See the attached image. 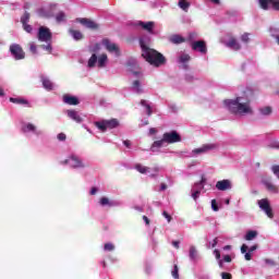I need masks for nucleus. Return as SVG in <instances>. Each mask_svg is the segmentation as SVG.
I'll return each mask as SVG.
<instances>
[{
	"label": "nucleus",
	"instance_id": "f257e3e1",
	"mask_svg": "<svg viewBox=\"0 0 279 279\" xmlns=\"http://www.w3.org/2000/svg\"><path fill=\"white\" fill-rule=\"evenodd\" d=\"M250 99L244 100L243 97L223 100V105L232 114H253L254 111L252 110V106H250Z\"/></svg>",
	"mask_w": 279,
	"mask_h": 279
},
{
	"label": "nucleus",
	"instance_id": "f03ea898",
	"mask_svg": "<svg viewBox=\"0 0 279 279\" xmlns=\"http://www.w3.org/2000/svg\"><path fill=\"white\" fill-rule=\"evenodd\" d=\"M140 46L142 49V57L146 62H148V64H151L153 66H162V64L167 62V58H165L162 53L149 48L145 45V41L141 40Z\"/></svg>",
	"mask_w": 279,
	"mask_h": 279
},
{
	"label": "nucleus",
	"instance_id": "7ed1b4c3",
	"mask_svg": "<svg viewBox=\"0 0 279 279\" xmlns=\"http://www.w3.org/2000/svg\"><path fill=\"white\" fill-rule=\"evenodd\" d=\"M95 125L100 130V132H106L107 130H114L116 128H119L120 123L118 119H111L95 122Z\"/></svg>",
	"mask_w": 279,
	"mask_h": 279
},
{
	"label": "nucleus",
	"instance_id": "20e7f679",
	"mask_svg": "<svg viewBox=\"0 0 279 279\" xmlns=\"http://www.w3.org/2000/svg\"><path fill=\"white\" fill-rule=\"evenodd\" d=\"M162 136H163V141L168 145H173V143H181L182 142V136H180L177 131H171V132L163 133Z\"/></svg>",
	"mask_w": 279,
	"mask_h": 279
},
{
	"label": "nucleus",
	"instance_id": "39448f33",
	"mask_svg": "<svg viewBox=\"0 0 279 279\" xmlns=\"http://www.w3.org/2000/svg\"><path fill=\"white\" fill-rule=\"evenodd\" d=\"M11 54L15 60H25V51L21 47V45L13 44L10 46Z\"/></svg>",
	"mask_w": 279,
	"mask_h": 279
},
{
	"label": "nucleus",
	"instance_id": "423d86ee",
	"mask_svg": "<svg viewBox=\"0 0 279 279\" xmlns=\"http://www.w3.org/2000/svg\"><path fill=\"white\" fill-rule=\"evenodd\" d=\"M37 38L40 40V43H50L52 38L51 31L45 26H40Z\"/></svg>",
	"mask_w": 279,
	"mask_h": 279
},
{
	"label": "nucleus",
	"instance_id": "0eeeda50",
	"mask_svg": "<svg viewBox=\"0 0 279 279\" xmlns=\"http://www.w3.org/2000/svg\"><path fill=\"white\" fill-rule=\"evenodd\" d=\"M258 206L264 213L267 215L269 219H274V209H271V205L269 204V199L263 198L258 201Z\"/></svg>",
	"mask_w": 279,
	"mask_h": 279
},
{
	"label": "nucleus",
	"instance_id": "6e6552de",
	"mask_svg": "<svg viewBox=\"0 0 279 279\" xmlns=\"http://www.w3.org/2000/svg\"><path fill=\"white\" fill-rule=\"evenodd\" d=\"M191 48L193 51H198L199 53L206 54L208 53V47L206 46L205 40H197L191 44Z\"/></svg>",
	"mask_w": 279,
	"mask_h": 279
},
{
	"label": "nucleus",
	"instance_id": "1a4fd4ad",
	"mask_svg": "<svg viewBox=\"0 0 279 279\" xmlns=\"http://www.w3.org/2000/svg\"><path fill=\"white\" fill-rule=\"evenodd\" d=\"M259 5L262 10H269V5H271L272 10L279 12V0H259Z\"/></svg>",
	"mask_w": 279,
	"mask_h": 279
},
{
	"label": "nucleus",
	"instance_id": "9d476101",
	"mask_svg": "<svg viewBox=\"0 0 279 279\" xmlns=\"http://www.w3.org/2000/svg\"><path fill=\"white\" fill-rule=\"evenodd\" d=\"M64 165H70L73 169H84V163L76 156H71L69 159L63 161Z\"/></svg>",
	"mask_w": 279,
	"mask_h": 279
},
{
	"label": "nucleus",
	"instance_id": "9b49d317",
	"mask_svg": "<svg viewBox=\"0 0 279 279\" xmlns=\"http://www.w3.org/2000/svg\"><path fill=\"white\" fill-rule=\"evenodd\" d=\"M102 45L106 47L109 53H116V56H121V50L119 49V46H117V44L114 43H111L110 39H105L102 41Z\"/></svg>",
	"mask_w": 279,
	"mask_h": 279
},
{
	"label": "nucleus",
	"instance_id": "f8f14e48",
	"mask_svg": "<svg viewBox=\"0 0 279 279\" xmlns=\"http://www.w3.org/2000/svg\"><path fill=\"white\" fill-rule=\"evenodd\" d=\"M77 23H81V25H84L87 27V29L97 31L99 29V24H97L95 21L86 17L77 19Z\"/></svg>",
	"mask_w": 279,
	"mask_h": 279
},
{
	"label": "nucleus",
	"instance_id": "ddd939ff",
	"mask_svg": "<svg viewBox=\"0 0 279 279\" xmlns=\"http://www.w3.org/2000/svg\"><path fill=\"white\" fill-rule=\"evenodd\" d=\"M204 184H206V178L203 175L201 181L196 183L193 187L192 197L193 199H197L202 193V189H204Z\"/></svg>",
	"mask_w": 279,
	"mask_h": 279
},
{
	"label": "nucleus",
	"instance_id": "4468645a",
	"mask_svg": "<svg viewBox=\"0 0 279 279\" xmlns=\"http://www.w3.org/2000/svg\"><path fill=\"white\" fill-rule=\"evenodd\" d=\"M138 26L142 27V29H144V32H147L148 34H156V32L154 31V27H156V23L155 22H138Z\"/></svg>",
	"mask_w": 279,
	"mask_h": 279
},
{
	"label": "nucleus",
	"instance_id": "2eb2a0df",
	"mask_svg": "<svg viewBox=\"0 0 279 279\" xmlns=\"http://www.w3.org/2000/svg\"><path fill=\"white\" fill-rule=\"evenodd\" d=\"M219 147L218 144H205L201 148H195L193 150L194 154H206V151H210L213 149H217Z\"/></svg>",
	"mask_w": 279,
	"mask_h": 279
},
{
	"label": "nucleus",
	"instance_id": "dca6fc26",
	"mask_svg": "<svg viewBox=\"0 0 279 279\" xmlns=\"http://www.w3.org/2000/svg\"><path fill=\"white\" fill-rule=\"evenodd\" d=\"M216 189L218 191H230V189H232V182H230V180L228 179L218 181L216 183Z\"/></svg>",
	"mask_w": 279,
	"mask_h": 279
},
{
	"label": "nucleus",
	"instance_id": "f3484780",
	"mask_svg": "<svg viewBox=\"0 0 279 279\" xmlns=\"http://www.w3.org/2000/svg\"><path fill=\"white\" fill-rule=\"evenodd\" d=\"M63 102L68 104V106H78L80 99H77L75 96L64 95Z\"/></svg>",
	"mask_w": 279,
	"mask_h": 279
},
{
	"label": "nucleus",
	"instance_id": "a211bd4d",
	"mask_svg": "<svg viewBox=\"0 0 279 279\" xmlns=\"http://www.w3.org/2000/svg\"><path fill=\"white\" fill-rule=\"evenodd\" d=\"M9 101H11V104H17L20 106H26V108H32V105L29 104V101L25 98H10Z\"/></svg>",
	"mask_w": 279,
	"mask_h": 279
},
{
	"label": "nucleus",
	"instance_id": "6ab92c4d",
	"mask_svg": "<svg viewBox=\"0 0 279 279\" xmlns=\"http://www.w3.org/2000/svg\"><path fill=\"white\" fill-rule=\"evenodd\" d=\"M68 117L73 121H75L76 123H82V117H80V114L75 110H69Z\"/></svg>",
	"mask_w": 279,
	"mask_h": 279
},
{
	"label": "nucleus",
	"instance_id": "aec40b11",
	"mask_svg": "<svg viewBox=\"0 0 279 279\" xmlns=\"http://www.w3.org/2000/svg\"><path fill=\"white\" fill-rule=\"evenodd\" d=\"M170 43H172L173 45H182V43H186V39L181 35H172L170 37Z\"/></svg>",
	"mask_w": 279,
	"mask_h": 279
},
{
	"label": "nucleus",
	"instance_id": "412c9836",
	"mask_svg": "<svg viewBox=\"0 0 279 279\" xmlns=\"http://www.w3.org/2000/svg\"><path fill=\"white\" fill-rule=\"evenodd\" d=\"M167 142L165 141V137H162L159 141H155L150 147L151 151H156V149H160V147H165V144Z\"/></svg>",
	"mask_w": 279,
	"mask_h": 279
},
{
	"label": "nucleus",
	"instance_id": "4be33fe9",
	"mask_svg": "<svg viewBox=\"0 0 279 279\" xmlns=\"http://www.w3.org/2000/svg\"><path fill=\"white\" fill-rule=\"evenodd\" d=\"M259 114H262V117H269L271 114V112H274V109L269 106L267 107H262L258 109Z\"/></svg>",
	"mask_w": 279,
	"mask_h": 279
},
{
	"label": "nucleus",
	"instance_id": "5701e85b",
	"mask_svg": "<svg viewBox=\"0 0 279 279\" xmlns=\"http://www.w3.org/2000/svg\"><path fill=\"white\" fill-rule=\"evenodd\" d=\"M69 32H70L71 36L74 38V40H83L84 34H82V32L75 31L73 28H70Z\"/></svg>",
	"mask_w": 279,
	"mask_h": 279
},
{
	"label": "nucleus",
	"instance_id": "b1692460",
	"mask_svg": "<svg viewBox=\"0 0 279 279\" xmlns=\"http://www.w3.org/2000/svg\"><path fill=\"white\" fill-rule=\"evenodd\" d=\"M256 236H258V231L251 230L246 232L244 239L245 241H254Z\"/></svg>",
	"mask_w": 279,
	"mask_h": 279
},
{
	"label": "nucleus",
	"instance_id": "393cba45",
	"mask_svg": "<svg viewBox=\"0 0 279 279\" xmlns=\"http://www.w3.org/2000/svg\"><path fill=\"white\" fill-rule=\"evenodd\" d=\"M228 47H231V49L239 51V49H241V44L238 43L234 38H231L228 43Z\"/></svg>",
	"mask_w": 279,
	"mask_h": 279
},
{
	"label": "nucleus",
	"instance_id": "a878e982",
	"mask_svg": "<svg viewBox=\"0 0 279 279\" xmlns=\"http://www.w3.org/2000/svg\"><path fill=\"white\" fill-rule=\"evenodd\" d=\"M132 90H134L137 94L143 93V87H141V81L136 80L132 84Z\"/></svg>",
	"mask_w": 279,
	"mask_h": 279
},
{
	"label": "nucleus",
	"instance_id": "bb28decb",
	"mask_svg": "<svg viewBox=\"0 0 279 279\" xmlns=\"http://www.w3.org/2000/svg\"><path fill=\"white\" fill-rule=\"evenodd\" d=\"M179 8H181L183 12H189V8H191V3L186 0H179Z\"/></svg>",
	"mask_w": 279,
	"mask_h": 279
},
{
	"label": "nucleus",
	"instance_id": "cd10ccee",
	"mask_svg": "<svg viewBox=\"0 0 279 279\" xmlns=\"http://www.w3.org/2000/svg\"><path fill=\"white\" fill-rule=\"evenodd\" d=\"M106 62H108V54H101L98 58V66H99V69H104V66H106Z\"/></svg>",
	"mask_w": 279,
	"mask_h": 279
},
{
	"label": "nucleus",
	"instance_id": "c85d7f7f",
	"mask_svg": "<svg viewBox=\"0 0 279 279\" xmlns=\"http://www.w3.org/2000/svg\"><path fill=\"white\" fill-rule=\"evenodd\" d=\"M135 169H136V171H138V173H143V174L149 173V167H145L141 163H136Z\"/></svg>",
	"mask_w": 279,
	"mask_h": 279
},
{
	"label": "nucleus",
	"instance_id": "c756f323",
	"mask_svg": "<svg viewBox=\"0 0 279 279\" xmlns=\"http://www.w3.org/2000/svg\"><path fill=\"white\" fill-rule=\"evenodd\" d=\"M191 61V56L190 54H186V53H182L179 59H178V62L180 64H186V62H190Z\"/></svg>",
	"mask_w": 279,
	"mask_h": 279
},
{
	"label": "nucleus",
	"instance_id": "7c9ffc66",
	"mask_svg": "<svg viewBox=\"0 0 279 279\" xmlns=\"http://www.w3.org/2000/svg\"><path fill=\"white\" fill-rule=\"evenodd\" d=\"M43 86L46 88V90H53V83H51L49 78L43 80Z\"/></svg>",
	"mask_w": 279,
	"mask_h": 279
},
{
	"label": "nucleus",
	"instance_id": "2f4dec72",
	"mask_svg": "<svg viewBox=\"0 0 279 279\" xmlns=\"http://www.w3.org/2000/svg\"><path fill=\"white\" fill-rule=\"evenodd\" d=\"M99 204L101 206H110V207L114 206V203L110 202V198L108 197H101L99 201Z\"/></svg>",
	"mask_w": 279,
	"mask_h": 279
},
{
	"label": "nucleus",
	"instance_id": "473e14b6",
	"mask_svg": "<svg viewBox=\"0 0 279 279\" xmlns=\"http://www.w3.org/2000/svg\"><path fill=\"white\" fill-rule=\"evenodd\" d=\"M265 186L270 193H278V186L274 185L270 182H265Z\"/></svg>",
	"mask_w": 279,
	"mask_h": 279
},
{
	"label": "nucleus",
	"instance_id": "72a5a7b5",
	"mask_svg": "<svg viewBox=\"0 0 279 279\" xmlns=\"http://www.w3.org/2000/svg\"><path fill=\"white\" fill-rule=\"evenodd\" d=\"M95 64H97V54L96 53L92 54V57L88 60L87 65L89 66V69H93L95 66Z\"/></svg>",
	"mask_w": 279,
	"mask_h": 279
},
{
	"label": "nucleus",
	"instance_id": "f704fd0d",
	"mask_svg": "<svg viewBox=\"0 0 279 279\" xmlns=\"http://www.w3.org/2000/svg\"><path fill=\"white\" fill-rule=\"evenodd\" d=\"M56 21H57V23H62V22L66 21V14H64V12L60 11L56 15Z\"/></svg>",
	"mask_w": 279,
	"mask_h": 279
},
{
	"label": "nucleus",
	"instance_id": "c9c22d12",
	"mask_svg": "<svg viewBox=\"0 0 279 279\" xmlns=\"http://www.w3.org/2000/svg\"><path fill=\"white\" fill-rule=\"evenodd\" d=\"M190 258L191 260L197 259V248H195V246L190 247Z\"/></svg>",
	"mask_w": 279,
	"mask_h": 279
},
{
	"label": "nucleus",
	"instance_id": "e433bc0d",
	"mask_svg": "<svg viewBox=\"0 0 279 279\" xmlns=\"http://www.w3.org/2000/svg\"><path fill=\"white\" fill-rule=\"evenodd\" d=\"M141 106H144V108H146V110H147V116L151 117V106H149L147 104V100L142 99L141 100Z\"/></svg>",
	"mask_w": 279,
	"mask_h": 279
},
{
	"label": "nucleus",
	"instance_id": "4c0bfd02",
	"mask_svg": "<svg viewBox=\"0 0 279 279\" xmlns=\"http://www.w3.org/2000/svg\"><path fill=\"white\" fill-rule=\"evenodd\" d=\"M23 132H36V125L27 123L25 126H23Z\"/></svg>",
	"mask_w": 279,
	"mask_h": 279
},
{
	"label": "nucleus",
	"instance_id": "58836bf2",
	"mask_svg": "<svg viewBox=\"0 0 279 279\" xmlns=\"http://www.w3.org/2000/svg\"><path fill=\"white\" fill-rule=\"evenodd\" d=\"M105 252H114V244L112 243H106L104 246Z\"/></svg>",
	"mask_w": 279,
	"mask_h": 279
},
{
	"label": "nucleus",
	"instance_id": "ea45409f",
	"mask_svg": "<svg viewBox=\"0 0 279 279\" xmlns=\"http://www.w3.org/2000/svg\"><path fill=\"white\" fill-rule=\"evenodd\" d=\"M179 271H180V269L178 268V265H174V268H173V270H172V277L174 278V279H179L180 278V274H179Z\"/></svg>",
	"mask_w": 279,
	"mask_h": 279
},
{
	"label": "nucleus",
	"instance_id": "a19ab883",
	"mask_svg": "<svg viewBox=\"0 0 279 279\" xmlns=\"http://www.w3.org/2000/svg\"><path fill=\"white\" fill-rule=\"evenodd\" d=\"M271 171H272L274 175H276V178H278V180H279V166L278 165H274L271 167Z\"/></svg>",
	"mask_w": 279,
	"mask_h": 279
},
{
	"label": "nucleus",
	"instance_id": "79ce46f5",
	"mask_svg": "<svg viewBox=\"0 0 279 279\" xmlns=\"http://www.w3.org/2000/svg\"><path fill=\"white\" fill-rule=\"evenodd\" d=\"M211 209H213L215 213H219V205H217V199H213V201H211Z\"/></svg>",
	"mask_w": 279,
	"mask_h": 279
},
{
	"label": "nucleus",
	"instance_id": "37998d69",
	"mask_svg": "<svg viewBox=\"0 0 279 279\" xmlns=\"http://www.w3.org/2000/svg\"><path fill=\"white\" fill-rule=\"evenodd\" d=\"M28 22H29V13L25 12L24 16L21 19V23L25 24V23H28Z\"/></svg>",
	"mask_w": 279,
	"mask_h": 279
},
{
	"label": "nucleus",
	"instance_id": "c03bdc74",
	"mask_svg": "<svg viewBox=\"0 0 279 279\" xmlns=\"http://www.w3.org/2000/svg\"><path fill=\"white\" fill-rule=\"evenodd\" d=\"M28 47H29V51L33 52V53H37V46L35 43H29L28 44Z\"/></svg>",
	"mask_w": 279,
	"mask_h": 279
},
{
	"label": "nucleus",
	"instance_id": "a18cd8bd",
	"mask_svg": "<svg viewBox=\"0 0 279 279\" xmlns=\"http://www.w3.org/2000/svg\"><path fill=\"white\" fill-rule=\"evenodd\" d=\"M241 40H242V43H250V33H244L241 36Z\"/></svg>",
	"mask_w": 279,
	"mask_h": 279
},
{
	"label": "nucleus",
	"instance_id": "49530a36",
	"mask_svg": "<svg viewBox=\"0 0 279 279\" xmlns=\"http://www.w3.org/2000/svg\"><path fill=\"white\" fill-rule=\"evenodd\" d=\"M22 25H23L25 32H27L28 34H32V31H33L32 25H29L27 23H24Z\"/></svg>",
	"mask_w": 279,
	"mask_h": 279
},
{
	"label": "nucleus",
	"instance_id": "de8ad7c7",
	"mask_svg": "<svg viewBox=\"0 0 279 279\" xmlns=\"http://www.w3.org/2000/svg\"><path fill=\"white\" fill-rule=\"evenodd\" d=\"M162 215H163L165 219H167L168 223H171V219H173L171 217V215H169V213H167V211H163Z\"/></svg>",
	"mask_w": 279,
	"mask_h": 279
},
{
	"label": "nucleus",
	"instance_id": "09e8293b",
	"mask_svg": "<svg viewBox=\"0 0 279 279\" xmlns=\"http://www.w3.org/2000/svg\"><path fill=\"white\" fill-rule=\"evenodd\" d=\"M221 278L222 279H232V274H230V272H222L221 274Z\"/></svg>",
	"mask_w": 279,
	"mask_h": 279
},
{
	"label": "nucleus",
	"instance_id": "8fccbe9b",
	"mask_svg": "<svg viewBox=\"0 0 279 279\" xmlns=\"http://www.w3.org/2000/svg\"><path fill=\"white\" fill-rule=\"evenodd\" d=\"M41 49H45L47 52L51 53V50H52L51 44H48L47 46L41 45Z\"/></svg>",
	"mask_w": 279,
	"mask_h": 279
},
{
	"label": "nucleus",
	"instance_id": "3c124183",
	"mask_svg": "<svg viewBox=\"0 0 279 279\" xmlns=\"http://www.w3.org/2000/svg\"><path fill=\"white\" fill-rule=\"evenodd\" d=\"M57 138H58V141H66V134H64V133H59V134L57 135Z\"/></svg>",
	"mask_w": 279,
	"mask_h": 279
},
{
	"label": "nucleus",
	"instance_id": "603ef678",
	"mask_svg": "<svg viewBox=\"0 0 279 279\" xmlns=\"http://www.w3.org/2000/svg\"><path fill=\"white\" fill-rule=\"evenodd\" d=\"M247 250H250V247L246 244H242L241 246V253L242 254H247Z\"/></svg>",
	"mask_w": 279,
	"mask_h": 279
},
{
	"label": "nucleus",
	"instance_id": "864d4df0",
	"mask_svg": "<svg viewBox=\"0 0 279 279\" xmlns=\"http://www.w3.org/2000/svg\"><path fill=\"white\" fill-rule=\"evenodd\" d=\"M214 255L216 256V259H217V260H220V259H221V252H219V250L216 248V250L214 251Z\"/></svg>",
	"mask_w": 279,
	"mask_h": 279
},
{
	"label": "nucleus",
	"instance_id": "5fc2aeb1",
	"mask_svg": "<svg viewBox=\"0 0 279 279\" xmlns=\"http://www.w3.org/2000/svg\"><path fill=\"white\" fill-rule=\"evenodd\" d=\"M266 265H270V267H276V262L272 259H265Z\"/></svg>",
	"mask_w": 279,
	"mask_h": 279
},
{
	"label": "nucleus",
	"instance_id": "6e6d98bb",
	"mask_svg": "<svg viewBox=\"0 0 279 279\" xmlns=\"http://www.w3.org/2000/svg\"><path fill=\"white\" fill-rule=\"evenodd\" d=\"M244 258L245 260H252V253L250 251L245 253Z\"/></svg>",
	"mask_w": 279,
	"mask_h": 279
},
{
	"label": "nucleus",
	"instance_id": "4d7b16f0",
	"mask_svg": "<svg viewBox=\"0 0 279 279\" xmlns=\"http://www.w3.org/2000/svg\"><path fill=\"white\" fill-rule=\"evenodd\" d=\"M223 260L225 263H232V257H230V255H225Z\"/></svg>",
	"mask_w": 279,
	"mask_h": 279
},
{
	"label": "nucleus",
	"instance_id": "13d9d810",
	"mask_svg": "<svg viewBox=\"0 0 279 279\" xmlns=\"http://www.w3.org/2000/svg\"><path fill=\"white\" fill-rule=\"evenodd\" d=\"M258 250V244H255L248 248V252L252 254V252H256Z\"/></svg>",
	"mask_w": 279,
	"mask_h": 279
},
{
	"label": "nucleus",
	"instance_id": "bf43d9fd",
	"mask_svg": "<svg viewBox=\"0 0 279 279\" xmlns=\"http://www.w3.org/2000/svg\"><path fill=\"white\" fill-rule=\"evenodd\" d=\"M172 245L175 247V250H180V241H173Z\"/></svg>",
	"mask_w": 279,
	"mask_h": 279
},
{
	"label": "nucleus",
	"instance_id": "052dcab7",
	"mask_svg": "<svg viewBox=\"0 0 279 279\" xmlns=\"http://www.w3.org/2000/svg\"><path fill=\"white\" fill-rule=\"evenodd\" d=\"M123 145H125L128 148H130L132 145V142H130V140H125V141H123Z\"/></svg>",
	"mask_w": 279,
	"mask_h": 279
},
{
	"label": "nucleus",
	"instance_id": "680f3d73",
	"mask_svg": "<svg viewBox=\"0 0 279 279\" xmlns=\"http://www.w3.org/2000/svg\"><path fill=\"white\" fill-rule=\"evenodd\" d=\"M142 219L145 221L146 226H149L150 220H149V218L147 216H143Z\"/></svg>",
	"mask_w": 279,
	"mask_h": 279
},
{
	"label": "nucleus",
	"instance_id": "e2e57ef3",
	"mask_svg": "<svg viewBox=\"0 0 279 279\" xmlns=\"http://www.w3.org/2000/svg\"><path fill=\"white\" fill-rule=\"evenodd\" d=\"M185 80H186V82H193V75L187 74V75L185 76Z\"/></svg>",
	"mask_w": 279,
	"mask_h": 279
},
{
	"label": "nucleus",
	"instance_id": "0e129e2a",
	"mask_svg": "<svg viewBox=\"0 0 279 279\" xmlns=\"http://www.w3.org/2000/svg\"><path fill=\"white\" fill-rule=\"evenodd\" d=\"M90 195H97V187H92Z\"/></svg>",
	"mask_w": 279,
	"mask_h": 279
},
{
	"label": "nucleus",
	"instance_id": "69168bd1",
	"mask_svg": "<svg viewBox=\"0 0 279 279\" xmlns=\"http://www.w3.org/2000/svg\"><path fill=\"white\" fill-rule=\"evenodd\" d=\"M156 132H158V131L155 128L149 129V134L150 135L156 134Z\"/></svg>",
	"mask_w": 279,
	"mask_h": 279
},
{
	"label": "nucleus",
	"instance_id": "338daca9",
	"mask_svg": "<svg viewBox=\"0 0 279 279\" xmlns=\"http://www.w3.org/2000/svg\"><path fill=\"white\" fill-rule=\"evenodd\" d=\"M160 191H167V184L161 183V185H160Z\"/></svg>",
	"mask_w": 279,
	"mask_h": 279
},
{
	"label": "nucleus",
	"instance_id": "774afa93",
	"mask_svg": "<svg viewBox=\"0 0 279 279\" xmlns=\"http://www.w3.org/2000/svg\"><path fill=\"white\" fill-rule=\"evenodd\" d=\"M272 37H274V38H276V40H277V45H279V34H277V35H272Z\"/></svg>",
	"mask_w": 279,
	"mask_h": 279
}]
</instances>
